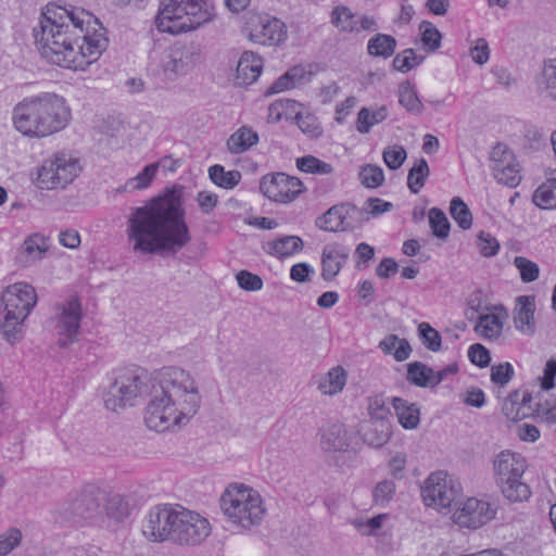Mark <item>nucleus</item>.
I'll return each mask as SVG.
<instances>
[{
	"label": "nucleus",
	"mask_w": 556,
	"mask_h": 556,
	"mask_svg": "<svg viewBox=\"0 0 556 556\" xmlns=\"http://www.w3.org/2000/svg\"><path fill=\"white\" fill-rule=\"evenodd\" d=\"M150 400L144 410L147 427L164 432L186 425L201 406V394L194 378L179 367L163 368L152 381L143 369L123 370L103 394L106 409L118 412L132 406L143 395Z\"/></svg>",
	"instance_id": "obj_1"
},
{
	"label": "nucleus",
	"mask_w": 556,
	"mask_h": 556,
	"mask_svg": "<svg viewBox=\"0 0 556 556\" xmlns=\"http://www.w3.org/2000/svg\"><path fill=\"white\" fill-rule=\"evenodd\" d=\"M34 37L46 60L75 71H85L108 47L98 18L75 7L47 5Z\"/></svg>",
	"instance_id": "obj_2"
},
{
	"label": "nucleus",
	"mask_w": 556,
	"mask_h": 556,
	"mask_svg": "<svg viewBox=\"0 0 556 556\" xmlns=\"http://www.w3.org/2000/svg\"><path fill=\"white\" fill-rule=\"evenodd\" d=\"M182 197L184 187L174 185L144 205L130 210L126 235L135 252L175 253L191 241Z\"/></svg>",
	"instance_id": "obj_3"
},
{
	"label": "nucleus",
	"mask_w": 556,
	"mask_h": 556,
	"mask_svg": "<svg viewBox=\"0 0 556 556\" xmlns=\"http://www.w3.org/2000/svg\"><path fill=\"white\" fill-rule=\"evenodd\" d=\"M72 111L64 97L41 92L25 97L12 110V125L22 136L43 139L65 129Z\"/></svg>",
	"instance_id": "obj_4"
},
{
	"label": "nucleus",
	"mask_w": 556,
	"mask_h": 556,
	"mask_svg": "<svg viewBox=\"0 0 556 556\" xmlns=\"http://www.w3.org/2000/svg\"><path fill=\"white\" fill-rule=\"evenodd\" d=\"M220 508L227 519L243 530L261 525L266 515L261 494L244 484L229 485L220 497Z\"/></svg>",
	"instance_id": "obj_5"
},
{
	"label": "nucleus",
	"mask_w": 556,
	"mask_h": 556,
	"mask_svg": "<svg viewBox=\"0 0 556 556\" xmlns=\"http://www.w3.org/2000/svg\"><path fill=\"white\" fill-rule=\"evenodd\" d=\"M36 303V290L26 282H17L9 286L2 293L0 328L9 342L14 343L21 340L23 323Z\"/></svg>",
	"instance_id": "obj_6"
},
{
	"label": "nucleus",
	"mask_w": 556,
	"mask_h": 556,
	"mask_svg": "<svg viewBox=\"0 0 556 556\" xmlns=\"http://www.w3.org/2000/svg\"><path fill=\"white\" fill-rule=\"evenodd\" d=\"M212 17L204 0H170L157 14L155 25L163 33L179 34L200 27Z\"/></svg>",
	"instance_id": "obj_7"
},
{
	"label": "nucleus",
	"mask_w": 556,
	"mask_h": 556,
	"mask_svg": "<svg viewBox=\"0 0 556 556\" xmlns=\"http://www.w3.org/2000/svg\"><path fill=\"white\" fill-rule=\"evenodd\" d=\"M526 468L525 457L509 450L498 453L493 462L496 483L511 503L525 502L531 496L530 486L521 481Z\"/></svg>",
	"instance_id": "obj_8"
},
{
	"label": "nucleus",
	"mask_w": 556,
	"mask_h": 556,
	"mask_svg": "<svg viewBox=\"0 0 556 556\" xmlns=\"http://www.w3.org/2000/svg\"><path fill=\"white\" fill-rule=\"evenodd\" d=\"M80 169L77 159L55 154L39 167L36 184L45 190L64 189L77 177Z\"/></svg>",
	"instance_id": "obj_9"
},
{
	"label": "nucleus",
	"mask_w": 556,
	"mask_h": 556,
	"mask_svg": "<svg viewBox=\"0 0 556 556\" xmlns=\"http://www.w3.org/2000/svg\"><path fill=\"white\" fill-rule=\"evenodd\" d=\"M211 530L205 517L179 506L172 543L179 546H197L210 536Z\"/></svg>",
	"instance_id": "obj_10"
},
{
	"label": "nucleus",
	"mask_w": 556,
	"mask_h": 556,
	"mask_svg": "<svg viewBox=\"0 0 556 556\" xmlns=\"http://www.w3.org/2000/svg\"><path fill=\"white\" fill-rule=\"evenodd\" d=\"M179 505H157L150 509L142 523L143 536L156 543L170 542L175 531Z\"/></svg>",
	"instance_id": "obj_11"
},
{
	"label": "nucleus",
	"mask_w": 556,
	"mask_h": 556,
	"mask_svg": "<svg viewBox=\"0 0 556 556\" xmlns=\"http://www.w3.org/2000/svg\"><path fill=\"white\" fill-rule=\"evenodd\" d=\"M460 492L459 483L450 478L444 471L432 472L421 488L425 504L437 509L451 507Z\"/></svg>",
	"instance_id": "obj_12"
},
{
	"label": "nucleus",
	"mask_w": 556,
	"mask_h": 556,
	"mask_svg": "<svg viewBox=\"0 0 556 556\" xmlns=\"http://www.w3.org/2000/svg\"><path fill=\"white\" fill-rule=\"evenodd\" d=\"M249 39L255 43L275 46L287 38L286 25L267 14L252 15L247 22Z\"/></svg>",
	"instance_id": "obj_13"
},
{
	"label": "nucleus",
	"mask_w": 556,
	"mask_h": 556,
	"mask_svg": "<svg viewBox=\"0 0 556 556\" xmlns=\"http://www.w3.org/2000/svg\"><path fill=\"white\" fill-rule=\"evenodd\" d=\"M261 192L275 202L289 203L303 192V182L285 173L266 175L260 182Z\"/></svg>",
	"instance_id": "obj_14"
},
{
	"label": "nucleus",
	"mask_w": 556,
	"mask_h": 556,
	"mask_svg": "<svg viewBox=\"0 0 556 556\" xmlns=\"http://www.w3.org/2000/svg\"><path fill=\"white\" fill-rule=\"evenodd\" d=\"M496 508L489 502L469 497L453 514V521L460 528L479 529L491 521Z\"/></svg>",
	"instance_id": "obj_15"
},
{
	"label": "nucleus",
	"mask_w": 556,
	"mask_h": 556,
	"mask_svg": "<svg viewBox=\"0 0 556 556\" xmlns=\"http://www.w3.org/2000/svg\"><path fill=\"white\" fill-rule=\"evenodd\" d=\"M81 320V305L77 298L67 300L55 318L58 343L67 348L77 340Z\"/></svg>",
	"instance_id": "obj_16"
},
{
	"label": "nucleus",
	"mask_w": 556,
	"mask_h": 556,
	"mask_svg": "<svg viewBox=\"0 0 556 556\" xmlns=\"http://www.w3.org/2000/svg\"><path fill=\"white\" fill-rule=\"evenodd\" d=\"M202 62V48L200 43L190 41L175 43L169 51L165 71L176 75H185Z\"/></svg>",
	"instance_id": "obj_17"
},
{
	"label": "nucleus",
	"mask_w": 556,
	"mask_h": 556,
	"mask_svg": "<svg viewBox=\"0 0 556 556\" xmlns=\"http://www.w3.org/2000/svg\"><path fill=\"white\" fill-rule=\"evenodd\" d=\"M51 239L41 232H31L25 237L15 254V264L28 268L41 262L50 251Z\"/></svg>",
	"instance_id": "obj_18"
},
{
	"label": "nucleus",
	"mask_w": 556,
	"mask_h": 556,
	"mask_svg": "<svg viewBox=\"0 0 556 556\" xmlns=\"http://www.w3.org/2000/svg\"><path fill=\"white\" fill-rule=\"evenodd\" d=\"M64 519L73 522L93 521L100 515V502L90 493H83L65 502L60 510Z\"/></svg>",
	"instance_id": "obj_19"
},
{
	"label": "nucleus",
	"mask_w": 556,
	"mask_h": 556,
	"mask_svg": "<svg viewBox=\"0 0 556 556\" xmlns=\"http://www.w3.org/2000/svg\"><path fill=\"white\" fill-rule=\"evenodd\" d=\"M350 250L340 243L326 244L321 253V278L333 280L349 258Z\"/></svg>",
	"instance_id": "obj_20"
},
{
	"label": "nucleus",
	"mask_w": 556,
	"mask_h": 556,
	"mask_svg": "<svg viewBox=\"0 0 556 556\" xmlns=\"http://www.w3.org/2000/svg\"><path fill=\"white\" fill-rule=\"evenodd\" d=\"M535 298L533 295H520L516 299L513 311V320L516 330L527 336L535 332Z\"/></svg>",
	"instance_id": "obj_21"
},
{
	"label": "nucleus",
	"mask_w": 556,
	"mask_h": 556,
	"mask_svg": "<svg viewBox=\"0 0 556 556\" xmlns=\"http://www.w3.org/2000/svg\"><path fill=\"white\" fill-rule=\"evenodd\" d=\"M353 433L343 424L328 426L321 435V447L329 452H348L351 445Z\"/></svg>",
	"instance_id": "obj_22"
},
{
	"label": "nucleus",
	"mask_w": 556,
	"mask_h": 556,
	"mask_svg": "<svg viewBox=\"0 0 556 556\" xmlns=\"http://www.w3.org/2000/svg\"><path fill=\"white\" fill-rule=\"evenodd\" d=\"M263 67L262 59L251 51L242 53L236 70V84L245 86L254 83Z\"/></svg>",
	"instance_id": "obj_23"
},
{
	"label": "nucleus",
	"mask_w": 556,
	"mask_h": 556,
	"mask_svg": "<svg viewBox=\"0 0 556 556\" xmlns=\"http://www.w3.org/2000/svg\"><path fill=\"white\" fill-rule=\"evenodd\" d=\"M258 141V134L250 126L244 125L229 136L226 148L230 154H241L256 146Z\"/></svg>",
	"instance_id": "obj_24"
},
{
	"label": "nucleus",
	"mask_w": 556,
	"mask_h": 556,
	"mask_svg": "<svg viewBox=\"0 0 556 556\" xmlns=\"http://www.w3.org/2000/svg\"><path fill=\"white\" fill-rule=\"evenodd\" d=\"M536 84L542 98L556 102V59L544 61Z\"/></svg>",
	"instance_id": "obj_25"
},
{
	"label": "nucleus",
	"mask_w": 556,
	"mask_h": 556,
	"mask_svg": "<svg viewBox=\"0 0 556 556\" xmlns=\"http://www.w3.org/2000/svg\"><path fill=\"white\" fill-rule=\"evenodd\" d=\"M346 379L345 369L341 366H336L317 379V389L325 395H334L343 390Z\"/></svg>",
	"instance_id": "obj_26"
},
{
	"label": "nucleus",
	"mask_w": 556,
	"mask_h": 556,
	"mask_svg": "<svg viewBox=\"0 0 556 556\" xmlns=\"http://www.w3.org/2000/svg\"><path fill=\"white\" fill-rule=\"evenodd\" d=\"M392 404L395 409L397 420L403 428L415 429L418 427L420 421V410L416 403H409L404 399L394 397L392 400Z\"/></svg>",
	"instance_id": "obj_27"
},
{
	"label": "nucleus",
	"mask_w": 556,
	"mask_h": 556,
	"mask_svg": "<svg viewBox=\"0 0 556 556\" xmlns=\"http://www.w3.org/2000/svg\"><path fill=\"white\" fill-rule=\"evenodd\" d=\"M389 115L386 105L375 108H362L357 114L356 129L359 134H368L370 129L383 122Z\"/></svg>",
	"instance_id": "obj_28"
},
{
	"label": "nucleus",
	"mask_w": 556,
	"mask_h": 556,
	"mask_svg": "<svg viewBox=\"0 0 556 556\" xmlns=\"http://www.w3.org/2000/svg\"><path fill=\"white\" fill-rule=\"evenodd\" d=\"M533 203L541 208L556 207V169L553 170L551 177L534 191Z\"/></svg>",
	"instance_id": "obj_29"
},
{
	"label": "nucleus",
	"mask_w": 556,
	"mask_h": 556,
	"mask_svg": "<svg viewBox=\"0 0 556 556\" xmlns=\"http://www.w3.org/2000/svg\"><path fill=\"white\" fill-rule=\"evenodd\" d=\"M406 380L420 388H434L433 369L421 362L407 364Z\"/></svg>",
	"instance_id": "obj_30"
},
{
	"label": "nucleus",
	"mask_w": 556,
	"mask_h": 556,
	"mask_svg": "<svg viewBox=\"0 0 556 556\" xmlns=\"http://www.w3.org/2000/svg\"><path fill=\"white\" fill-rule=\"evenodd\" d=\"M303 249V241L298 236H285L268 242L267 252L279 258H283Z\"/></svg>",
	"instance_id": "obj_31"
},
{
	"label": "nucleus",
	"mask_w": 556,
	"mask_h": 556,
	"mask_svg": "<svg viewBox=\"0 0 556 556\" xmlns=\"http://www.w3.org/2000/svg\"><path fill=\"white\" fill-rule=\"evenodd\" d=\"M379 349L384 354H393L397 362L406 361L410 353L412 348L406 339H401L396 334H389L379 343Z\"/></svg>",
	"instance_id": "obj_32"
},
{
	"label": "nucleus",
	"mask_w": 556,
	"mask_h": 556,
	"mask_svg": "<svg viewBox=\"0 0 556 556\" xmlns=\"http://www.w3.org/2000/svg\"><path fill=\"white\" fill-rule=\"evenodd\" d=\"M396 49V40L391 35L377 34L368 40L367 51L371 56L388 59Z\"/></svg>",
	"instance_id": "obj_33"
},
{
	"label": "nucleus",
	"mask_w": 556,
	"mask_h": 556,
	"mask_svg": "<svg viewBox=\"0 0 556 556\" xmlns=\"http://www.w3.org/2000/svg\"><path fill=\"white\" fill-rule=\"evenodd\" d=\"M315 225L324 231H343L342 203L328 208L323 215L316 218Z\"/></svg>",
	"instance_id": "obj_34"
},
{
	"label": "nucleus",
	"mask_w": 556,
	"mask_h": 556,
	"mask_svg": "<svg viewBox=\"0 0 556 556\" xmlns=\"http://www.w3.org/2000/svg\"><path fill=\"white\" fill-rule=\"evenodd\" d=\"M399 102L413 115H420L424 111V104L418 98L414 86L409 81H404L400 85Z\"/></svg>",
	"instance_id": "obj_35"
},
{
	"label": "nucleus",
	"mask_w": 556,
	"mask_h": 556,
	"mask_svg": "<svg viewBox=\"0 0 556 556\" xmlns=\"http://www.w3.org/2000/svg\"><path fill=\"white\" fill-rule=\"evenodd\" d=\"M331 22L341 31H359L358 17L348 7H336L332 11Z\"/></svg>",
	"instance_id": "obj_36"
},
{
	"label": "nucleus",
	"mask_w": 556,
	"mask_h": 556,
	"mask_svg": "<svg viewBox=\"0 0 556 556\" xmlns=\"http://www.w3.org/2000/svg\"><path fill=\"white\" fill-rule=\"evenodd\" d=\"M429 175L430 168L428 162L425 159L417 160L407 175V186L410 192L414 194L419 193Z\"/></svg>",
	"instance_id": "obj_37"
},
{
	"label": "nucleus",
	"mask_w": 556,
	"mask_h": 556,
	"mask_svg": "<svg viewBox=\"0 0 556 556\" xmlns=\"http://www.w3.org/2000/svg\"><path fill=\"white\" fill-rule=\"evenodd\" d=\"M343 231H352L359 228L363 223L368 222V214L362 207L343 202L342 203Z\"/></svg>",
	"instance_id": "obj_38"
},
{
	"label": "nucleus",
	"mask_w": 556,
	"mask_h": 556,
	"mask_svg": "<svg viewBox=\"0 0 556 556\" xmlns=\"http://www.w3.org/2000/svg\"><path fill=\"white\" fill-rule=\"evenodd\" d=\"M475 330L483 338L497 339L503 330V321L495 314L481 315L475 326Z\"/></svg>",
	"instance_id": "obj_39"
},
{
	"label": "nucleus",
	"mask_w": 556,
	"mask_h": 556,
	"mask_svg": "<svg viewBox=\"0 0 556 556\" xmlns=\"http://www.w3.org/2000/svg\"><path fill=\"white\" fill-rule=\"evenodd\" d=\"M211 180L224 189L235 188L241 179V173L239 170L226 172L224 166L215 164L208 169Z\"/></svg>",
	"instance_id": "obj_40"
},
{
	"label": "nucleus",
	"mask_w": 556,
	"mask_h": 556,
	"mask_svg": "<svg viewBox=\"0 0 556 556\" xmlns=\"http://www.w3.org/2000/svg\"><path fill=\"white\" fill-rule=\"evenodd\" d=\"M450 214L462 229L467 230L471 227L472 214L468 205L459 197H454L451 200Z\"/></svg>",
	"instance_id": "obj_41"
},
{
	"label": "nucleus",
	"mask_w": 556,
	"mask_h": 556,
	"mask_svg": "<svg viewBox=\"0 0 556 556\" xmlns=\"http://www.w3.org/2000/svg\"><path fill=\"white\" fill-rule=\"evenodd\" d=\"M494 178L507 187L514 188L520 182L519 166L513 163H505L504 165L497 164L495 170L492 172Z\"/></svg>",
	"instance_id": "obj_42"
},
{
	"label": "nucleus",
	"mask_w": 556,
	"mask_h": 556,
	"mask_svg": "<svg viewBox=\"0 0 556 556\" xmlns=\"http://www.w3.org/2000/svg\"><path fill=\"white\" fill-rule=\"evenodd\" d=\"M105 513L110 519L121 522L129 515L128 503L121 494H112L106 498Z\"/></svg>",
	"instance_id": "obj_43"
},
{
	"label": "nucleus",
	"mask_w": 556,
	"mask_h": 556,
	"mask_svg": "<svg viewBox=\"0 0 556 556\" xmlns=\"http://www.w3.org/2000/svg\"><path fill=\"white\" fill-rule=\"evenodd\" d=\"M296 167L304 173L329 175L333 172L331 164L319 160L314 155H305L296 159Z\"/></svg>",
	"instance_id": "obj_44"
},
{
	"label": "nucleus",
	"mask_w": 556,
	"mask_h": 556,
	"mask_svg": "<svg viewBox=\"0 0 556 556\" xmlns=\"http://www.w3.org/2000/svg\"><path fill=\"white\" fill-rule=\"evenodd\" d=\"M429 224L432 233L440 239H446L450 233L451 225L444 212L438 207L429 211Z\"/></svg>",
	"instance_id": "obj_45"
},
{
	"label": "nucleus",
	"mask_w": 556,
	"mask_h": 556,
	"mask_svg": "<svg viewBox=\"0 0 556 556\" xmlns=\"http://www.w3.org/2000/svg\"><path fill=\"white\" fill-rule=\"evenodd\" d=\"M159 169L157 163L146 166L137 176L129 179L125 185V190H141L150 186Z\"/></svg>",
	"instance_id": "obj_46"
},
{
	"label": "nucleus",
	"mask_w": 556,
	"mask_h": 556,
	"mask_svg": "<svg viewBox=\"0 0 556 556\" xmlns=\"http://www.w3.org/2000/svg\"><path fill=\"white\" fill-rule=\"evenodd\" d=\"M424 59L422 55L416 54L414 49H406L395 55L392 65L395 71L406 73L422 63Z\"/></svg>",
	"instance_id": "obj_47"
},
{
	"label": "nucleus",
	"mask_w": 556,
	"mask_h": 556,
	"mask_svg": "<svg viewBox=\"0 0 556 556\" xmlns=\"http://www.w3.org/2000/svg\"><path fill=\"white\" fill-rule=\"evenodd\" d=\"M419 29L421 31V41L428 52H434L441 46V33L432 23L422 21Z\"/></svg>",
	"instance_id": "obj_48"
},
{
	"label": "nucleus",
	"mask_w": 556,
	"mask_h": 556,
	"mask_svg": "<svg viewBox=\"0 0 556 556\" xmlns=\"http://www.w3.org/2000/svg\"><path fill=\"white\" fill-rule=\"evenodd\" d=\"M418 336L422 344L432 352H438L441 349L442 338L438 330L431 327L428 323H421L418 326Z\"/></svg>",
	"instance_id": "obj_49"
},
{
	"label": "nucleus",
	"mask_w": 556,
	"mask_h": 556,
	"mask_svg": "<svg viewBox=\"0 0 556 556\" xmlns=\"http://www.w3.org/2000/svg\"><path fill=\"white\" fill-rule=\"evenodd\" d=\"M295 121L301 131L311 138H318L323 132L318 118L311 113L296 112Z\"/></svg>",
	"instance_id": "obj_50"
},
{
	"label": "nucleus",
	"mask_w": 556,
	"mask_h": 556,
	"mask_svg": "<svg viewBox=\"0 0 556 556\" xmlns=\"http://www.w3.org/2000/svg\"><path fill=\"white\" fill-rule=\"evenodd\" d=\"M370 432L375 433V437H370V433H366L367 441L370 445L380 447L386 444L391 437V427L388 421H371Z\"/></svg>",
	"instance_id": "obj_51"
},
{
	"label": "nucleus",
	"mask_w": 556,
	"mask_h": 556,
	"mask_svg": "<svg viewBox=\"0 0 556 556\" xmlns=\"http://www.w3.org/2000/svg\"><path fill=\"white\" fill-rule=\"evenodd\" d=\"M359 179L367 188H377L384 181V174L381 167L367 164L359 172Z\"/></svg>",
	"instance_id": "obj_52"
},
{
	"label": "nucleus",
	"mask_w": 556,
	"mask_h": 556,
	"mask_svg": "<svg viewBox=\"0 0 556 556\" xmlns=\"http://www.w3.org/2000/svg\"><path fill=\"white\" fill-rule=\"evenodd\" d=\"M23 539L22 531L15 527L9 528L0 534V556H8L17 547Z\"/></svg>",
	"instance_id": "obj_53"
},
{
	"label": "nucleus",
	"mask_w": 556,
	"mask_h": 556,
	"mask_svg": "<svg viewBox=\"0 0 556 556\" xmlns=\"http://www.w3.org/2000/svg\"><path fill=\"white\" fill-rule=\"evenodd\" d=\"M514 265L519 270L520 278L523 282H532L539 278L540 268L536 263L523 256H516Z\"/></svg>",
	"instance_id": "obj_54"
},
{
	"label": "nucleus",
	"mask_w": 556,
	"mask_h": 556,
	"mask_svg": "<svg viewBox=\"0 0 556 556\" xmlns=\"http://www.w3.org/2000/svg\"><path fill=\"white\" fill-rule=\"evenodd\" d=\"M383 161L390 169H399L407 157L406 150L402 146H391L382 153Z\"/></svg>",
	"instance_id": "obj_55"
},
{
	"label": "nucleus",
	"mask_w": 556,
	"mask_h": 556,
	"mask_svg": "<svg viewBox=\"0 0 556 556\" xmlns=\"http://www.w3.org/2000/svg\"><path fill=\"white\" fill-rule=\"evenodd\" d=\"M395 493V483L392 480H383L377 483L372 491V498L377 505L384 506Z\"/></svg>",
	"instance_id": "obj_56"
},
{
	"label": "nucleus",
	"mask_w": 556,
	"mask_h": 556,
	"mask_svg": "<svg viewBox=\"0 0 556 556\" xmlns=\"http://www.w3.org/2000/svg\"><path fill=\"white\" fill-rule=\"evenodd\" d=\"M238 286L245 291H260L263 288L262 278L249 270H240L236 275Z\"/></svg>",
	"instance_id": "obj_57"
},
{
	"label": "nucleus",
	"mask_w": 556,
	"mask_h": 556,
	"mask_svg": "<svg viewBox=\"0 0 556 556\" xmlns=\"http://www.w3.org/2000/svg\"><path fill=\"white\" fill-rule=\"evenodd\" d=\"M514 376V368L510 363L505 362L491 367V380L497 386H506Z\"/></svg>",
	"instance_id": "obj_58"
},
{
	"label": "nucleus",
	"mask_w": 556,
	"mask_h": 556,
	"mask_svg": "<svg viewBox=\"0 0 556 556\" xmlns=\"http://www.w3.org/2000/svg\"><path fill=\"white\" fill-rule=\"evenodd\" d=\"M515 161V156L513 152L508 149L506 144L497 143L494 146L490 153V162L492 172L495 170L497 164L504 165L507 163H513Z\"/></svg>",
	"instance_id": "obj_59"
},
{
	"label": "nucleus",
	"mask_w": 556,
	"mask_h": 556,
	"mask_svg": "<svg viewBox=\"0 0 556 556\" xmlns=\"http://www.w3.org/2000/svg\"><path fill=\"white\" fill-rule=\"evenodd\" d=\"M477 244L480 253L485 257L494 256L500 249V243L497 242V240L493 236L484 231H481L478 235Z\"/></svg>",
	"instance_id": "obj_60"
},
{
	"label": "nucleus",
	"mask_w": 556,
	"mask_h": 556,
	"mask_svg": "<svg viewBox=\"0 0 556 556\" xmlns=\"http://www.w3.org/2000/svg\"><path fill=\"white\" fill-rule=\"evenodd\" d=\"M393 207L391 202H387L379 198H369L362 210H365L368 214V220L371 217H377L386 212H389Z\"/></svg>",
	"instance_id": "obj_61"
},
{
	"label": "nucleus",
	"mask_w": 556,
	"mask_h": 556,
	"mask_svg": "<svg viewBox=\"0 0 556 556\" xmlns=\"http://www.w3.org/2000/svg\"><path fill=\"white\" fill-rule=\"evenodd\" d=\"M468 356L472 364L481 368L486 367L491 361L489 350L480 343H475L469 348Z\"/></svg>",
	"instance_id": "obj_62"
},
{
	"label": "nucleus",
	"mask_w": 556,
	"mask_h": 556,
	"mask_svg": "<svg viewBox=\"0 0 556 556\" xmlns=\"http://www.w3.org/2000/svg\"><path fill=\"white\" fill-rule=\"evenodd\" d=\"M470 55L473 62L479 65L486 63L490 58L488 41L484 38H479L476 45L470 49Z\"/></svg>",
	"instance_id": "obj_63"
},
{
	"label": "nucleus",
	"mask_w": 556,
	"mask_h": 556,
	"mask_svg": "<svg viewBox=\"0 0 556 556\" xmlns=\"http://www.w3.org/2000/svg\"><path fill=\"white\" fill-rule=\"evenodd\" d=\"M312 274H314V268L307 263L294 264L290 269V278L301 283L311 281Z\"/></svg>",
	"instance_id": "obj_64"
}]
</instances>
